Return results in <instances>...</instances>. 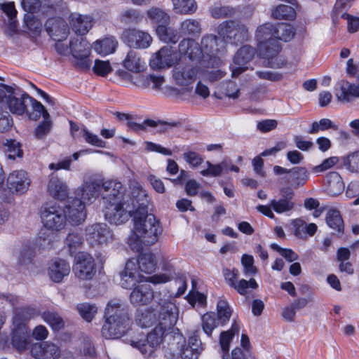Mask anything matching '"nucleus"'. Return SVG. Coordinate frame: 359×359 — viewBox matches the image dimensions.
<instances>
[{"label":"nucleus","instance_id":"obj_32","mask_svg":"<svg viewBox=\"0 0 359 359\" xmlns=\"http://www.w3.org/2000/svg\"><path fill=\"white\" fill-rule=\"evenodd\" d=\"M327 191L331 196H337L344 189V184L339 174L330 172L326 175Z\"/></svg>","mask_w":359,"mask_h":359},{"label":"nucleus","instance_id":"obj_16","mask_svg":"<svg viewBox=\"0 0 359 359\" xmlns=\"http://www.w3.org/2000/svg\"><path fill=\"white\" fill-rule=\"evenodd\" d=\"M62 210L66 221L72 225H79L86 218L85 203L79 198H74L69 201Z\"/></svg>","mask_w":359,"mask_h":359},{"label":"nucleus","instance_id":"obj_60","mask_svg":"<svg viewBox=\"0 0 359 359\" xmlns=\"http://www.w3.org/2000/svg\"><path fill=\"white\" fill-rule=\"evenodd\" d=\"M241 264L246 276H252L256 274L257 268L254 266V258L252 255H243L241 258Z\"/></svg>","mask_w":359,"mask_h":359},{"label":"nucleus","instance_id":"obj_26","mask_svg":"<svg viewBox=\"0 0 359 359\" xmlns=\"http://www.w3.org/2000/svg\"><path fill=\"white\" fill-rule=\"evenodd\" d=\"M47 189L52 197L60 201L67 198L69 194L66 182L55 175L50 176Z\"/></svg>","mask_w":359,"mask_h":359},{"label":"nucleus","instance_id":"obj_59","mask_svg":"<svg viewBox=\"0 0 359 359\" xmlns=\"http://www.w3.org/2000/svg\"><path fill=\"white\" fill-rule=\"evenodd\" d=\"M220 89L225 96L236 99L239 97V89L235 82L226 81L220 85Z\"/></svg>","mask_w":359,"mask_h":359},{"label":"nucleus","instance_id":"obj_27","mask_svg":"<svg viewBox=\"0 0 359 359\" xmlns=\"http://www.w3.org/2000/svg\"><path fill=\"white\" fill-rule=\"evenodd\" d=\"M72 29L81 35L86 34L93 26V18L90 15L72 13L69 17Z\"/></svg>","mask_w":359,"mask_h":359},{"label":"nucleus","instance_id":"obj_52","mask_svg":"<svg viewBox=\"0 0 359 359\" xmlns=\"http://www.w3.org/2000/svg\"><path fill=\"white\" fill-rule=\"evenodd\" d=\"M80 316L88 322H90L97 313V308L95 304L82 303L77 305Z\"/></svg>","mask_w":359,"mask_h":359},{"label":"nucleus","instance_id":"obj_23","mask_svg":"<svg viewBox=\"0 0 359 359\" xmlns=\"http://www.w3.org/2000/svg\"><path fill=\"white\" fill-rule=\"evenodd\" d=\"M255 54V48L250 46H243L236 52L233 57V63L238 67L232 69L231 74L233 77L238 76L247 69L245 65L253 58Z\"/></svg>","mask_w":359,"mask_h":359},{"label":"nucleus","instance_id":"obj_11","mask_svg":"<svg viewBox=\"0 0 359 359\" xmlns=\"http://www.w3.org/2000/svg\"><path fill=\"white\" fill-rule=\"evenodd\" d=\"M91 46L81 37L71 39L69 48L73 57L76 59V65L83 69H89L91 61L89 59Z\"/></svg>","mask_w":359,"mask_h":359},{"label":"nucleus","instance_id":"obj_30","mask_svg":"<svg viewBox=\"0 0 359 359\" xmlns=\"http://www.w3.org/2000/svg\"><path fill=\"white\" fill-rule=\"evenodd\" d=\"M123 67L128 71L133 73H140L144 70L145 62L140 57L139 53L133 50L128 52L123 61Z\"/></svg>","mask_w":359,"mask_h":359},{"label":"nucleus","instance_id":"obj_46","mask_svg":"<svg viewBox=\"0 0 359 359\" xmlns=\"http://www.w3.org/2000/svg\"><path fill=\"white\" fill-rule=\"evenodd\" d=\"M219 320L215 313H207L202 316L201 326L203 332L210 337L212 331L219 325Z\"/></svg>","mask_w":359,"mask_h":359},{"label":"nucleus","instance_id":"obj_39","mask_svg":"<svg viewBox=\"0 0 359 359\" xmlns=\"http://www.w3.org/2000/svg\"><path fill=\"white\" fill-rule=\"evenodd\" d=\"M147 16L151 23L159 25L168 24L170 15L158 7H151L147 11Z\"/></svg>","mask_w":359,"mask_h":359},{"label":"nucleus","instance_id":"obj_48","mask_svg":"<svg viewBox=\"0 0 359 359\" xmlns=\"http://www.w3.org/2000/svg\"><path fill=\"white\" fill-rule=\"evenodd\" d=\"M65 243L71 255H73L82 246L83 239L80 233L72 232L67 235Z\"/></svg>","mask_w":359,"mask_h":359},{"label":"nucleus","instance_id":"obj_44","mask_svg":"<svg viewBox=\"0 0 359 359\" xmlns=\"http://www.w3.org/2000/svg\"><path fill=\"white\" fill-rule=\"evenodd\" d=\"M208 168L201 171L203 176L217 177L222 173L227 172L229 163L226 161H222L218 164H212L210 161H206Z\"/></svg>","mask_w":359,"mask_h":359},{"label":"nucleus","instance_id":"obj_18","mask_svg":"<svg viewBox=\"0 0 359 359\" xmlns=\"http://www.w3.org/2000/svg\"><path fill=\"white\" fill-rule=\"evenodd\" d=\"M30 183L27 173L22 170L13 171L6 180V186L12 194H24L28 190Z\"/></svg>","mask_w":359,"mask_h":359},{"label":"nucleus","instance_id":"obj_6","mask_svg":"<svg viewBox=\"0 0 359 359\" xmlns=\"http://www.w3.org/2000/svg\"><path fill=\"white\" fill-rule=\"evenodd\" d=\"M29 95L17 91L13 87L0 84V109H7L13 114L22 116L27 113Z\"/></svg>","mask_w":359,"mask_h":359},{"label":"nucleus","instance_id":"obj_5","mask_svg":"<svg viewBox=\"0 0 359 359\" xmlns=\"http://www.w3.org/2000/svg\"><path fill=\"white\" fill-rule=\"evenodd\" d=\"M105 323L102 328V334L106 339H118L128 330L130 325L128 309L123 301L110 300L104 311Z\"/></svg>","mask_w":359,"mask_h":359},{"label":"nucleus","instance_id":"obj_55","mask_svg":"<svg viewBox=\"0 0 359 359\" xmlns=\"http://www.w3.org/2000/svg\"><path fill=\"white\" fill-rule=\"evenodd\" d=\"M4 145L7 147L8 157L15 159L16 156L21 157L22 151L18 142L13 140H6Z\"/></svg>","mask_w":359,"mask_h":359},{"label":"nucleus","instance_id":"obj_41","mask_svg":"<svg viewBox=\"0 0 359 359\" xmlns=\"http://www.w3.org/2000/svg\"><path fill=\"white\" fill-rule=\"evenodd\" d=\"M239 332V326L234 322L231 327L226 331L222 332L219 337V344L223 353H227L229 351V344L235 334Z\"/></svg>","mask_w":359,"mask_h":359},{"label":"nucleus","instance_id":"obj_8","mask_svg":"<svg viewBox=\"0 0 359 359\" xmlns=\"http://www.w3.org/2000/svg\"><path fill=\"white\" fill-rule=\"evenodd\" d=\"M199 69L191 62L181 60L172 69V79L182 90L191 91L196 80Z\"/></svg>","mask_w":359,"mask_h":359},{"label":"nucleus","instance_id":"obj_25","mask_svg":"<svg viewBox=\"0 0 359 359\" xmlns=\"http://www.w3.org/2000/svg\"><path fill=\"white\" fill-rule=\"evenodd\" d=\"M31 342L27 327H13L11 344L15 350L22 353L28 348Z\"/></svg>","mask_w":359,"mask_h":359},{"label":"nucleus","instance_id":"obj_17","mask_svg":"<svg viewBox=\"0 0 359 359\" xmlns=\"http://www.w3.org/2000/svg\"><path fill=\"white\" fill-rule=\"evenodd\" d=\"M177 60V53L172 48L163 46L152 55L149 64L153 69H165L172 66Z\"/></svg>","mask_w":359,"mask_h":359},{"label":"nucleus","instance_id":"obj_1","mask_svg":"<svg viewBox=\"0 0 359 359\" xmlns=\"http://www.w3.org/2000/svg\"><path fill=\"white\" fill-rule=\"evenodd\" d=\"M133 196L136 199L133 215L134 229L128 238V243L133 250L140 252L143 244L151 245L157 241L162 233L159 221L152 214H148L149 198L146 190L138 182L131 184Z\"/></svg>","mask_w":359,"mask_h":359},{"label":"nucleus","instance_id":"obj_2","mask_svg":"<svg viewBox=\"0 0 359 359\" xmlns=\"http://www.w3.org/2000/svg\"><path fill=\"white\" fill-rule=\"evenodd\" d=\"M130 181L131 196L124 194L125 189L121 182L116 180L102 181L103 200L106 203L104 217L111 224L120 225L128 220L135 210L136 199L133 196Z\"/></svg>","mask_w":359,"mask_h":359},{"label":"nucleus","instance_id":"obj_14","mask_svg":"<svg viewBox=\"0 0 359 359\" xmlns=\"http://www.w3.org/2000/svg\"><path fill=\"white\" fill-rule=\"evenodd\" d=\"M86 238L90 245H100L113 239V234L106 224L96 223L86 229Z\"/></svg>","mask_w":359,"mask_h":359},{"label":"nucleus","instance_id":"obj_51","mask_svg":"<svg viewBox=\"0 0 359 359\" xmlns=\"http://www.w3.org/2000/svg\"><path fill=\"white\" fill-rule=\"evenodd\" d=\"M290 174L297 187L303 186L309 177L308 170L304 167H295L291 169Z\"/></svg>","mask_w":359,"mask_h":359},{"label":"nucleus","instance_id":"obj_29","mask_svg":"<svg viewBox=\"0 0 359 359\" xmlns=\"http://www.w3.org/2000/svg\"><path fill=\"white\" fill-rule=\"evenodd\" d=\"M179 52L181 55H187L193 60L201 57L202 50L198 43L191 39H182L178 46Z\"/></svg>","mask_w":359,"mask_h":359},{"label":"nucleus","instance_id":"obj_53","mask_svg":"<svg viewBox=\"0 0 359 359\" xmlns=\"http://www.w3.org/2000/svg\"><path fill=\"white\" fill-rule=\"evenodd\" d=\"M81 132L86 143L100 148H104L106 147V142L97 135L90 133L85 126H82Z\"/></svg>","mask_w":359,"mask_h":359},{"label":"nucleus","instance_id":"obj_49","mask_svg":"<svg viewBox=\"0 0 359 359\" xmlns=\"http://www.w3.org/2000/svg\"><path fill=\"white\" fill-rule=\"evenodd\" d=\"M142 15L135 9H126L121 15V22L125 25H136L142 21Z\"/></svg>","mask_w":359,"mask_h":359},{"label":"nucleus","instance_id":"obj_4","mask_svg":"<svg viewBox=\"0 0 359 359\" xmlns=\"http://www.w3.org/2000/svg\"><path fill=\"white\" fill-rule=\"evenodd\" d=\"M255 36L259 55L266 60V65L271 68H280L285 64V59L280 55L282 49L277 41L275 25L271 22L259 26Z\"/></svg>","mask_w":359,"mask_h":359},{"label":"nucleus","instance_id":"obj_12","mask_svg":"<svg viewBox=\"0 0 359 359\" xmlns=\"http://www.w3.org/2000/svg\"><path fill=\"white\" fill-rule=\"evenodd\" d=\"M73 270L76 277L81 280L92 279L96 273L93 257L87 252H79Z\"/></svg>","mask_w":359,"mask_h":359},{"label":"nucleus","instance_id":"obj_38","mask_svg":"<svg viewBox=\"0 0 359 359\" xmlns=\"http://www.w3.org/2000/svg\"><path fill=\"white\" fill-rule=\"evenodd\" d=\"M136 322L140 327L147 328L158 323V318H157L156 313L153 311L139 310L136 315Z\"/></svg>","mask_w":359,"mask_h":359},{"label":"nucleus","instance_id":"obj_61","mask_svg":"<svg viewBox=\"0 0 359 359\" xmlns=\"http://www.w3.org/2000/svg\"><path fill=\"white\" fill-rule=\"evenodd\" d=\"M93 70L95 74L105 76L112 71V67L108 60H95Z\"/></svg>","mask_w":359,"mask_h":359},{"label":"nucleus","instance_id":"obj_3","mask_svg":"<svg viewBox=\"0 0 359 359\" xmlns=\"http://www.w3.org/2000/svg\"><path fill=\"white\" fill-rule=\"evenodd\" d=\"M161 306L158 323L147 337V339H132L130 345L142 353L144 357H151L163 342L166 333L175 325L177 320V306L167 299H158Z\"/></svg>","mask_w":359,"mask_h":359},{"label":"nucleus","instance_id":"obj_36","mask_svg":"<svg viewBox=\"0 0 359 359\" xmlns=\"http://www.w3.org/2000/svg\"><path fill=\"white\" fill-rule=\"evenodd\" d=\"M34 309L30 307L15 309L13 319V327H27V323L34 316Z\"/></svg>","mask_w":359,"mask_h":359},{"label":"nucleus","instance_id":"obj_63","mask_svg":"<svg viewBox=\"0 0 359 359\" xmlns=\"http://www.w3.org/2000/svg\"><path fill=\"white\" fill-rule=\"evenodd\" d=\"M53 127V122H48L47 121H43L40 123L37 127L34 129V135L38 140H41L48 135Z\"/></svg>","mask_w":359,"mask_h":359},{"label":"nucleus","instance_id":"obj_37","mask_svg":"<svg viewBox=\"0 0 359 359\" xmlns=\"http://www.w3.org/2000/svg\"><path fill=\"white\" fill-rule=\"evenodd\" d=\"M218 39L216 36L209 34L204 36L201 40V47L203 55H217L220 49L218 48Z\"/></svg>","mask_w":359,"mask_h":359},{"label":"nucleus","instance_id":"obj_42","mask_svg":"<svg viewBox=\"0 0 359 359\" xmlns=\"http://www.w3.org/2000/svg\"><path fill=\"white\" fill-rule=\"evenodd\" d=\"M275 33L277 41H289L295 34L294 27L288 23H278L275 25Z\"/></svg>","mask_w":359,"mask_h":359},{"label":"nucleus","instance_id":"obj_28","mask_svg":"<svg viewBox=\"0 0 359 359\" xmlns=\"http://www.w3.org/2000/svg\"><path fill=\"white\" fill-rule=\"evenodd\" d=\"M339 86V89L336 90L335 95L339 102H348L353 98L359 97V84L341 81Z\"/></svg>","mask_w":359,"mask_h":359},{"label":"nucleus","instance_id":"obj_56","mask_svg":"<svg viewBox=\"0 0 359 359\" xmlns=\"http://www.w3.org/2000/svg\"><path fill=\"white\" fill-rule=\"evenodd\" d=\"M338 162L339 158L337 156H331L325 159L320 165L313 166L311 171L316 174L323 172L333 168Z\"/></svg>","mask_w":359,"mask_h":359},{"label":"nucleus","instance_id":"obj_35","mask_svg":"<svg viewBox=\"0 0 359 359\" xmlns=\"http://www.w3.org/2000/svg\"><path fill=\"white\" fill-rule=\"evenodd\" d=\"M137 263L138 271L146 273H151L155 271L156 266V259L155 255L151 252H145L140 255Z\"/></svg>","mask_w":359,"mask_h":359},{"label":"nucleus","instance_id":"obj_13","mask_svg":"<svg viewBox=\"0 0 359 359\" xmlns=\"http://www.w3.org/2000/svg\"><path fill=\"white\" fill-rule=\"evenodd\" d=\"M123 41L130 48L144 49L149 48L153 39L147 32L135 28L126 29L122 35Z\"/></svg>","mask_w":359,"mask_h":359},{"label":"nucleus","instance_id":"obj_54","mask_svg":"<svg viewBox=\"0 0 359 359\" xmlns=\"http://www.w3.org/2000/svg\"><path fill=\"white\" fill-rule=\"evenodd\" d=\"M217 319L222 324L229 320L231 316V311L226 301L219 300L217 306Z\"/></svg>","mask_w":359,"mask_h":359},{"label":"nucleus","instance_id":"obj_45","mask_svg":"<svg viewBox=\"0 0 359 359\" xmlns=\"http://www.w3.org/2000/svg\"><path fill=\"white\" fill-rule=\"evenodd\" d=\"M41 317L54 330H60L65 326V322L62 318L56 312L50 311H44Z\"/></svg>","mask_w":359,"mask_h":359},{"label":"nucleus","instance_id":"obj_33","mask_svg":"<svg viewBox=\"0 0 359 359\" xmlns=\"http://www.w3.org/2000/svg\"><path fill=\"white\" fill-rule=\"evenodd\" d=\"M117 45L118 42L114 37H107L96 41L91 46L97 53L101 55H107L113 53Z\"/></svg>","mask_w":359,"mask_h":359},{"label":"nucleus","instance_id":"obj_50","mask_svg":"<svg viewBox=\"0 0 359 359\" xmlns=\"http://www.w3.org/2000/svg\"><path fill=\"white\" fill-rule=\"evenodd\" d=\"M235 12V9L229 6L215 4L210 8L212 17L216 19L231 17L234 15Z\"/></svg>","mask_w":359,"mask_h":359},{"label":"nucleus","instance_id":"obj_57","mask_svg":"<svg viewBox=\"0 0 359 359\" xmlns=\"http://www.w3.org/2000/svg\"><path fill=\"white\" fill-rule=\"evenodd\" d=\"M1 8L9 18V26L12 29H15L17 26L15 20L17 11L15 8L13 2H7L1 4Z\"/></svg>","mask_w":359,"mask_h":359},{"label":"nucleus","instance_id":"obj_15","mask_svg":"<svg viewBox=\"0 0 359 359\" xmlns=\"http://www.w3.org/2000/svg\"><path fill=\"white\" fill-rule=\"evenodd\" d=\"M30 354L34 359H59L62 351L57 344L46 341L33 344Z\"/></svg>","mask_w":359,"mask_h":359},{"label":"nucleus","instance_id":"obj_21","mask_svg":"<svg viewBox=\"0 0 359 359\" xmlns=\"http://www.w3.org/2000/svg\"><path fill=\"white\" fill-rule=\"evenodd\" d=\"M158 294L153 292L149 284L140 283L133 288L130 295V300L133 305H146L153 299H156Z\"/></svg>","mask_w":359,"mask_h":359},{"label":"nucleus","instance_id":"obj_64","mask_svg":"<svg viewBox=\"0 0 359 359\" xmlns=\"http://www.w3.org/2000/svg\"><path fill=\"white\" fill-rule=\"evenodd\" d=\"M271 248L279 252L289 262H292L298 259V255L291 249L283 248L276 243L271 244Z\"/></svg>","mask_w":359,"mask_h":359},{"label":"nucleus","instance_id":"obj_7","mask_svg":"<svg viewBox=\"0 0 359 359\" xmlns=\"http://www.w3.org/2000/svg\"><path fill=\"white\" fill-rule=\"evenodd\" d=\"M121 285L126 289L135 287L137 283L149 282L153 284L166 283L172 280V276L166 273H157L151 276L144 277L140 274L137 263L133 260H128L123 271L121 274Z\"/></svg>","mask_w":359,"mask_h":359},{"label":"nucleus","instance_id":"obj_40","mask_svg":"<svg viewBox=\"0 0 359 359\" xmlns=\"http://www.w3.org/2000/svg\"><path fill=\"white\" fill-rule=\"evenodd\" d=\"M180 30L184 35L196 36L201 33L202 28L199 20L187 18L180 23Z\"/></svg>","mask_w":359,"mask_h":359},{"label":"nucleus","instance_id":"obj_58","mask_svg":"<svg viewBox=\"0 0 359 359\" xmlns=\"http://www.w3.org/2000/svg\"><path fill=\"white\" fill-rule=\"evenodd\" d=\"M258 285L254 278H250L249 280L241 279L238 282H236L234 288L240 294L245 295L248 293V289H257Z\"/></svg>","mask_w":359,"mask_h":359},{"label":"nucleus","instance_id":"obj_19","mask_svg":"<svg viewBox=\"0 0 359 359\" xmlns=\"http://www.w3.org/2000/svg\"><path fill=\"white\" fill-rule=\"evenodd\" d=\"M281 198L272 199L271 207L278 214L285 213L292 211L295 206L293 201L294 193L291 187H286L280 189Z\"/></svg>","mask_w":359,"mask_h":359},{"label":"nucleus","instance_id":"obj_34","mask_svg":"<svg viewBox=\"0 0 359 359\" xmlns=\"http://www.w3.org/2000/svg\"><path fill=\"white\" fill-rule=\"evenodd\" d=\"M172 11L179 15H192L197 11L196 0H171Z\"/></svg>","mask_w":359,"mask_h":359},{"label":"nucleus","instance_id":"obj_31","mask_svg":"<svg viewBox=\"0 0 359 359\" xmlns=\"http://www.w3.org/2000/svg\"><path fill=\"white\" fill-rule=\"evenodd\" d=\"M156 33L158 39L166 43L175 44L180 39L178 30L168 26L167 24L157 25Z\"/></svg>","mask_w":359,"mask_h":359},{"label":"nucleus","instance_id":"obj_10","mask_svg":"<svg viewBox=\"0 0 359 359\" xmlns=\"http://www.w3.org/2000/svg\"><path fill=\"white\" fill-rule=\"evenodd\" d=\"M40 217L43 226L48 229L58 231L66 224L65 212L55 204H45L40 210Z\"/></svg>","mask_w":359,"mask_h":359},{"label":"nucleus","instance_id":"obj_43","mask_svg":"<svg viewBox=\"0 0 359 359\" xmlns=\"http://www.w3.org/2000/svg\"><path fill=\"white\" fill-rule=\"evenodd\" d=\"M326 222L328 226L339 233L344 231V222L340 212L336 209L330 210L326 216Z\"/></svg>","mask_w":359,"mask_h":359},{"label":"nucleus","instance_id":"obj_22","mask_svg":"<svg viewBox=\"0 0 359 359\" xmlns=\"http://www.w3.org/2000/svg\"><path fill=\"white\" fill-rule=\"evenodd\" d=\"M45 26L50 37L57 41L66 39L69 34L68 25L62 18H50L46 21Z\"/></svg>","mask_w":359,"mask_h":359},{"label":"nucleus","instance_id":"obj_62","mask_svg":"<svg viewBox=\"0 0 359 359\" xmlns=\"http://www.w3.org/2000/svg\"><path fill=\"white\" fill-rule=\"evenodd\" d=\"M30 104L33 110V113H26L28 117L32 120H37L41 116L45 107L39 101L29 96L28 99V104Z\"/></svg>","mask_w":359,"mask_h":359},{"label":"nucleus","instance_id":"obj_47","mask_svg":"<svg viewBox=\"0 0 359 359\" xmlns=\"http://www.w3.org/2000/svg\"><path fill=\"white\" fill-rule=\"evenodd\" d=\"M294 9L287 5H279L272 12V16L277 20H292L295 18Z\"/></svg>","mask_w":359,"mask_h":359},{"label":"nucleus","instance_id":"obj_20","mask_svg":"<svg viewBox=\"0 0 359 359\" xmlns=\"http://www.w3.org/2000/svg\"><path fill=\"white\" fill-rule=\"evenodd\" d=\"M102 189V180L90 179L86 180L76 190V195L86 203H92L100 195Z\"/></svg>","mask_w":359,"mask_h":359},{"label":"nucleus","instance_id":"obj_9","mask_svg":"<svg viewBox=\"0 0 359 359\" xmlns=\"http://www.w3.org/2000/svg\"><path fill=\"white\" fill-rule=\"evenodd\" d=\"M217 32L224 42L233 45L243 43L249 37L248 27L240 21H224L217 27Z\"/></svg>","mask_w":359,"mask_h":359},{"label":"nucleus","instance_id":"obj_24","mask_svg":"<svg viewBox=\"0 0 359 359\" xmlns=\"http://www.w3.org/2000/svg\"><path fill=\"white\" fill-rule=\"evenodd\" d=\"M71 271L69 264L64 259L53 260L48 265V274L50 279L55 283H60L67 276Z\"/></svg>","mask_w":359,"mask_h":359}]
</instances>
